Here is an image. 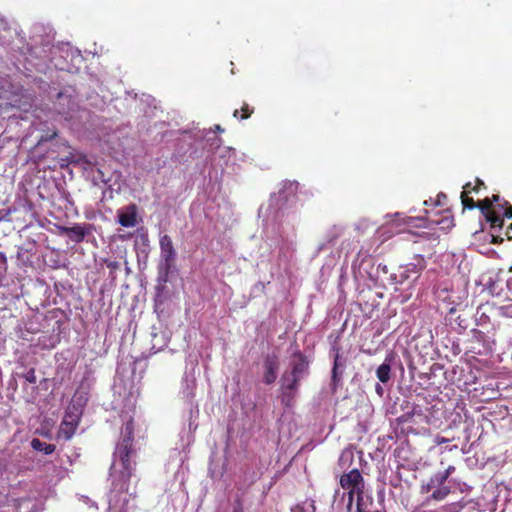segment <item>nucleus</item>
<instances>
[{
  "label": "nucleus",
  "mask_w": 512,
  "mask_h": 512,
  "mask_svg": "<svg viewBox=\"0 0 512 512\" xmlns=\"http://www.w3.org/2000/svg\"><path fill=\"white\" fill-rule=\"evenodd\" d=\"M450 492L451 490L448 486L436 487L431 494V498L436 501H442L450 494Z\"/></svg>",
  "instance_id": "19"
},
{
  "label": "nucleus",
  "mask_w": 512,
  "mask_h": 512,
  "mask_svg": "<svg viewBox=\"0 0 512 512\" xmlns=\"http://www.w3.org/2000/svg\"><path fill=\"white\" fill-rule=\"evenodd\" d=\"M60 235L67 236L74 243H81L91 232L90 224L75 223L71 227L57 226Z\"/></svg>",
  "instance_id": "8"
},
{
  "label": "nucleus",
  "mask_w": 512,
  "mask_h": 512,
  "mask_svg": "<svg viewBox=\"0 0 512 512\" xmlns=\"http://www.w3.org/2000/svg\"><path fill=\"white\" fill-rule=\"evenodd\" d=\"M490 200L492 202V205L494 207H496L497 211L500 213V211H503L505 210V208L507 207L505 202H503V204H500L499 201H500V196L499 195H493L492 197H490Z\"/></svg>",
  "instance_id": "22"
},
{
  "label": "nucleus",
  "mask_w": 512,
  "mask_h": 512,
  "mask_svg": "<svg viewBox=\"0 0 512 512\" xmlns=\"http://www.w3.org/2000/svg\"><path fill=\"white\" fill-rule=\"evenodd\" d=\"M481 187H485V184L481 179L477 178L475 181V185L471 184L470 190H471V192L477 193Z\"/></svg>",
  "instance_id": "25"
},
{
  "label": "nucleus",
  "mask_w": 512,
  "mask_h": 512,
  "mask_svg": "<svg viewBox=\"0 0 512 512\" xmlns=\"http://www.w3.org/2000/svg\"><path fill=\"white\" fill-rule=\"evenodd\" d=\"M133 441L134 426L132 421H128L123 427L122 438L114 453L117 460L110 468V510L118 509L119 512H127L129 501L135 498V494L129 491L130 479L135 470V462L132 461L135 455Z\"/></svg>",
  "instance_id": "1"
},
{
  "label": "nucleus",
  "mask_w": 512,
  "mask_h": 512,
  "mask_svg": "<svg viewBox=\"0 0 512 512\" xmlns=\"http://www.w3.org/2000/svg\"><path fill=\"white\" fill-rule=\"evenodd\" d=\"M391 365L385 361L376 370V376L382 383H387L390 380Z\"/></svg>",
  "instance_id": "17"
},
{
  "label": "nucleus",
  "mask_w": 512,
  "mask_h": 512,
  "mask_svg": "<svg viewBox=\"0 0 512 512\" xmlns=\"http://www.w3.org/2000/svg\"><path fill=\"white\" fill-rule=\"evenodd\" d=\"M447 477L442 473H436L434 476L430 478L428 483V487H441L444 486V483L447 481Z\"/></svg>",
  "instance_id": "20"
},
{
  "label": "nucleus",
  "mask_w": 512,
  "mask_h": 512,
  "mask_svg": "<svg viewBox=\"0 0 512 512\" xmlns=\"http://www.w3.org/2000/svg\"><path fill=\"white\" fill-rule=\"evenodd\" d=\"M422 267L415 263H409L404 266H399L397 270L390 275L393 284H402L407 281L411 275L417 276Z\"/></svg>",
  "instance_id": "11"
},
{
  "label": "nucleus",
  "mask_w": 512,
  "mask_h": 512,
  "mask_svg": "<svg viewBox=\"0 0 512 512\" xmlns=\"http://www.w3.org/2000/svg\"><path fill=\"white\" fill-rule=\"evenodd\" d=\"M506 208L504 210V213H502L503 217L512 218V206L509 204V202H505ZM510 229H512V223L510 224Z\"/></svg>",
  "instance_id": "27"
},
{
  "label": "nucleus",
  "mask_w": 512,
  "mask_h": 512,
  "mask_svg": "<svg viewBox=\"0 0 512 512\" xmlns=\"http://www.w3.org/2000/svg\"><path fill=\"white\" fill-rule=\"evenodd\" d=\"M80 419L79 416L73 413H66L58 431V437H62L65 440H70L79 425Z\"/></svg>",
  "instance_id": "10"
},
{
  "label": "nucleus",
  "mask_w": 512,
  "mask_h": 512,
  "mask_svg": "<svg viewBox=\"0 0 512 512\" xmlns=\"http://www.w3.org/2000/svg\"><path fill=\"white\" fill-rule=\"evenodd\" d=\"M471 183L468 182L463 186V191L461 192V203L463 205V209H474L477 207V202L474 201L472 197L469 196L471 193L470 190Z\"/></svg>",
  "instance_id": "15"
},
{
  "label": "nucleus",
  "mask_w": 512,
  "mask_h": 512,
  "mask_svg": "<svg viewBox=\"0 0 512 512\" xmlns=\"http://www.w3.org/2000/svg\"><path fill=\"white\" fill-rule=\"evenodd\" d=\"M476 208L485 216L486 221L490 223L491 229L496 230L503 227V216L497 211L496 207L492 205L489 197L478 201Z\"/></svg>",
  "instance_id": "6"
},
{
  "label": "nucleus",
  "mask_w": 512,
  "mask_h": 512,
  "mask_svg": "<svg viewBox=\"0 0 512 512\" xmlns=\"http://www.w3.org/2000/svg\"><path fill=\"white\" fill-rule=\"evenodd\" d=\"M505 235L508 240H512V229H510V226L508 227L507 231L505 232Z\"/></svg>",
  "instance_id": "34"
},
{
  "label": "nucleus",
  "mask_w": 512,
  "mask_h": 512,
  "mask_svg": "<svg viewBox=\"0 0 512 512\" xmlns=\"http://www.w3.org/2000/svg\"><path fill=\"white\" fill-rule=\"evenodd\" d=\"M333 350L335 351L334 355V362H333V368H332V381L334 383H337L340 380V377L343 373V368L345 366V360L340 354V348L333 347Z\"/></svg>",
  "instance_id": "14"
},
{
  "label": "nucleus",
  "mask_w": 512,
  "mask_h": 512,
  "mask_svg": "<svg viewBox=\"0 0 512 512\" xmlns=\"http://www.w3.org/2000/svg\"><path fill=\"white\" fill-rule=\"evenodd\" d=\"M434 199L430 198L429 200L424 201L425 206H433Z\"/></svg>",
  "instance_id": "36"
},
{
  "label": "nucleus",
  "mask_w": 512,
  "mask_h": 512,
  "mask_svg": "<svg viewBox=\"0 0 512 512\" xmlns=\"http://www.w3.org/2000/svg\"><path fill=\"white\" fill-rule=\"evenodd\" d=\"M254 112V108L250 107L247 103H243L241 109H236L233 113V116L239 118L240 120L248 119Z\"/></svg>",
  "instance_id": "18"
},
{
  "label": "nucleus",
  "mask_w": 512,
  "mask_h": 512,
  "mask_svg": "<svg viewBox=\"0 0 512 512\" xmlns=\"http://www.w3.org/2000/svg\"><path fill=\"white\" fill-rule=\"evenodd\" d=\"M31 447L34 450L43 452L46 455L52 454L56 449V446L54 444L43 442L38 438L32 439Z\"/></svg>",
  "instance_id": "16"
},
{
  "label": "nucleus",
  "mask_w": 512,
  "mask_h": 512,
  "mask_svg": "<svg viewBox=\"0 0 512 512\" xmlns=\"http://www.w3.org/2000/svg\"><path fill=\"white\" fill-rule=\"evenodd\" d=\"M278 358L276 355H268L264 361V375L263 381L265 384L270 385L275 382L277 378Z\"/></svg>",
  "instance_id": "13"
},
{
  "label": "nucleus",
  "mask_w": 512,
  "mask_h": 512,
  "mask_svg": "<svg viewBox=\"0 0 512 512\" xmlns=\"http://www.w3.org/2000/svg\"><path fill=\"white\" fill-rule=\"evenodd\" d=\"M376 391H377V393H378L379 395H382V391H383V389H382V387H381L379 384H377V386H376Z\"/></svg>",
  "instance_id": "38"
},
{
  "label": "nucleus",
  "mask_w": 512,
  "mask_h": 512,
  "mask_svg": "<svg viewBox=\"0 0 512 512\" xmlns=\"http://www.w3.org/2000/svg\"><path fill=\"white\" fill-rule=\"evenodd\" d=\"M76 162H77L76 160H73L70 158L61 159L60 168H65L68 166L69 163H76Z\"/></svg>",
  "instance_id": "32"
},
{
  "label": "nucleus",
  "mask_w": 512,
  "mask_h": 512,
  "mask_svg": "<svg viewBox=\"0 0 512 512\" xmlns=\"http://www.w3.org/2000/svg\"><path fill=\"white\" fill-rule=\"evenodd\" d=\"M302 379L285 371L281 377V401L285 406H291L297 394L299 383Z\"/></svg>",
  "instance_id": "5"
},
{
  "label": "nucleus",
  "mask_w": 512,
  "mask_h": 512,
  "mask_svg": "<svg viewBox=\"0 0 512 512\" xmlns=\"http://www.w3.org/2000/svg\"><path fill=\"white\" fill-rule=\"evenodd\" d=\"M450 440L448 438H445L443 436H440V435H437L434 439V442L437 444V445H441V444H444V443H448Z\"/></svg>",
  "instance_id": "31"
},
{
  "label": "nucleus",
  "mask_w": 512,
  "mask_h": 512,
  "mask_svg": "<svg viewBox=\"0 0 512 512\" xmlns=\"http://www.w3.org/2000/svg\"><path fill=\"white\" fill-rule=\"evenodd\" d=\"M509 277L506 280V286L509 291H512V266L508 269Z\"/></svg>",
  "instance_id": "30"
},
{
  "label": "nucleus",
  "mask_w": 512,
  "mask_h": 512,
  "mask_svg": "<svg viewBox=\"0 0 512 512\" xmlns=\"http://www.w3.org/2000/svg\"><path fill=\"white\" fill-rule=\"evenodd\" d=\"M7 267V258L3 252H0V270H5Z\"/></svg>",
  "instance_id": "29"
},
{
  "label": "nucleus",
  "mask_w": 512,
  "mask_h": 512,
  "mask_svg": "<svg viewBox=\"0 0 512 512\" xmlns=\"http://www.w3.org/2000/svg\"><path fill=\"white\" fill-rule=\"evenodd\" d=\"M455 472V467L450 465L442 473L449 478Z\"/></svg>",
  "instance_id": "33"
},
{
  "label": "nucleus",
  "mask_w": 512,
  "mask_h": 512,
  "mask_svg": "<svg viewBox=\"0 0 512 512\" xmlns=\"http://www.w3.org/2000/svg\"><path fill=\"white\" fill-rule=\"evenodd\" d=\"M57 136V132H53V134L51 135L50 139L54 138Z\"/></svg>",
  "instance_id": "39"
},
{
  "label": "nucleus",
  "mask_w": 512,
  "mask_h": 512,
  "mask_svg": "<svg viewBox=\"0 0 512 512\" xmlns=\"http://www.w3.org/2000/svg\"><path fill=\"white\" fill-rule=\"evenodd\" d=\"M214 129H215V131H217V132H223V131H224V129H223L219 124L215 125V128H214Z\"/></svg>",
  "instance_id": "37"
},
{
  "label": "nucleus",
  "mask_w": 512,
  "mask_h": 512,
  "mask_svg": "<svg viewBox=\"0 0 512 512\" xmlns=\"http://www.w3.org/2000/svg\"><path fill=\"white\" fill-rule=\"evenodd\" d=\"M105 264H106L107 268H109L111 271H115V270L119 269V267H120L118 261L106 260Z\"/></svg>",
  "instance_id": "28"
},
{
  "label": "nucleus",
  "mask_w": 512,
  "mask_h": 512,
  "mask_svg": "<svg viewBox=\"0 0 512 512\" xmlns=\"http://www.w3.org/2000/svg\"><path fill=\"white\" fill-rule=\"evenodd\" d=\"M10 215H11L10 209H1L0 210V222L9 221Z\"/></svg>",
  "instance_id": "26"
},
{
  "label": "nucleus",
  "mask_w": 512,
  "mask_h": 512,
  "mask_svg": "<svg viewBox=\"0 0 512 512\" xmlns=\"http://www.w3.org/2000/svg\"><path fill=\"white\" fill-rule=\"evenodd\" d=\"M447 203V195L443 192L438 193L437 197L434 199L433 206L434 207H443Z\"/></svg>",
  "instance_id": "23"
},
{
  "label": "nucleus",
  "mask_w": 512,
  "mask_h": 512,
  "mask_svg": "<svg viewBox=\"0 0 512 512\" xmlns=\"http://www.w3.org/2000/svg\"><path fill=\"white\" fill-rule=\"evenodd\" d=\"M31 501L30 497H22L13 500V507L15 512H20L23 503Z\"/></svg>",
  "instance_id": "24"
},
{
  "label": "nucleus",
  "mask_w": 512,
  "mask_h": 512,
  "mask_svg": "<svg viewBox=\"0 0 512 512\" xmlns=\"http://www.w3.org/2000/svg\"><path fill=\"white\" fill-rule=\"evenodd\" d=\"M118 223L123 227H134L137 224V206L129 204L117 211Z\"/></svg>",
  "instance_id": "12"
},
{
  "label": "nucleus",
  "mask_w": 512,
  "mask_h": 512,
  "mask_svg": "<svg viewBox=\"0 0 512 512\" xmlns=\"http://www.w3.org/2000/svg\"><path fill=\"white\" fill-rule=\"evenodd\" d=\"M78 105L75 98L65 92L58 93L56 100L53 103V109L59 115L64 116L66 119L71 117V113L77 109Z\"/></svg>",
  "instance_id": "7"
},
{
  "label": "nucleus",
  "mask_w": 512,
  "mask_h": 512,
  "mask_svg": "<svg viewBox=\"0 0 512 512\" xmlns=\"http://www.w3.org/2000/svg\"><path fill=\"white\" fill-rule=\"evenodd\" d=\"M502 242H503V238L493 235L492 243H502Z\"/></svg>",
  "instance_id": "35"
},
{
  "label": "nucleus",
  "mask_w": 512,
  "mask_h": 512,
  "mask_svg": "<svg viewBox=\"0 0 512 512\" xmlns=\"http://www.w3.org/2000/svg\"><path fill=\"white\" fill-rule=\"evenodd\" d=\"M22 377L30 384H36L37 376L35 368H30Z\"/></svg>",
  "instance_id": "21"
},
{
  "label": "nucleus",
  "mask_w": 512,
  "mask_h": 512,
  "mask_svg": "<svg viewBox=\"0 0 512 512\" xmlns=\"http://www.w3.org/2000/svg\"><path fill=\"white\" fill-rule=\"evenodd\" d=\"M160 271L165 276H168L170 270L174 267L177 253L173 245L171 237L167 234L160 237Z\"/></svg>",
  "instance_id": "4"
},
{
  "label": "nucleus",
  "mask_w": 512,
  "mask_h": 512,
  "mask_svg": "<svg viewBox=\"0 0 512 512\" xmlns=\"http://www.w3.org/2000/svg\"><path fill=\"white\" fill-rule=\"evenodd\" d=\"M407 225L416 227H432L439 226L442 230H449L454 226V218L449 209H443L440 213L435 214L434 217L427 216L426 218H413L408 217L406 220Z\"/></svg>",
  "instance_id": "3"
},
{
  "label": "nucleus",
  "mask_w": 512,
  "mask_h": 512,
  "mask_svg": "<svg viewBox=\"0 0 512 512\" xmlns=\"http://www.w3.org/2000/svg\"><path fill=\"white\" fill-rule=\"evenodd\" d=\"M289 366L290 370L288 372L300 379L309 373V361L301 351H295L292 354Z\"/></svg>",
  "instance_id": "9"
},
{
  "label": "nucleus",
  "mask_w": 512,
  "mask_h": 512,
  "mask_svg": "<svg viewBox=\"0 0 512 512\" xmlns=\"http://www.w3.org/2000/svg\"><path fill=\"white\" fill-rule=\"evenodd\" d=\"M339 483L348 492V507H351L355 497L357 503L364 501L365 480L357 468L342 474Z\"/></svg>",
  "instance_id": "2"
}]
</instances>
